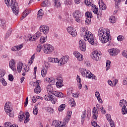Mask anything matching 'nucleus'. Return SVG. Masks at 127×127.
I'll list each match as a JSON object with an SVG mask.
<instances>
[{
    "label": "nucleus",
    "instance_id": "obj_5",
    "mask_svg": "<svg viewBox=\"0 0 127 127\" xmlns=\"http://www.w3.org/2000/svg\"><path fill=\"white\" fill-rule=\"evenodd\" d=\"M10 6L13 13H14L15 15H17V14H18L19 8L18 7V3L16 2L15 0H11Z\"/></svg>",
    "mask_w": 127,
    "mask_h": 127
},
{
    "label": "nucleus",
    "instance_id": "obj_58",
    "mask_svg": "<svg viewBox=\"0 0 127 127\" xmlns=\"http://www.w3.org/2000/svg\"><path fill=\"white\" fill-rule=\"evenodd\" d=\"M122 55L124 56V57H126V58H127V51H123L122 52Z\"/></svg>",
    "mask_w": 127,
    "mask_h": 127
},
{
    "label": "nucleus",
    "instance_id": "obj_49",
    "mask_svg": "<svg viewBox=\"0 0 127 127\" xmlns=\"http://www.w3.org/2000/svg\"><path fill=\"white\" fill-rule=\"evenodd\" d=\"M70 34H71L73 37L76 36V35H77V32L76 31V30L75 29H73Z\"/></svg>",
    "mask_w": 127,
    "mask_h": 127
},
{
    "label": "nucleus",
    "instance_id": "obj_50",
    "mask_svg": "<svg viewBox=\"0 0 127 127\" xmlns=\"http://www.w3.org/2000/svg\"><path fill=\"white\" fill-rule=\"evenodd\" d=\"M115 1V5H118L119 3H121V2H124L125 1V0H114Z\"/></svg>",
    "mask_w": 127,
    "mask_h": 127
},
{
    "label": "nucleus",
    "instance_id": "obj_21",
    "mask_svg": "<svg viewBox=\"0 0 127 127\" xmlns=\"http://www.w3.org/2000/svg\"><path fill=\"white\" fill-rule=\"evenodd\" d=\"M99 5L100 9L102 10H106V9H107V5L105 4V3L103 0H101V1L99 2Z\"/></svg>",
    "mask_w": 127,
    "mask_h": 127
},
{
    "label": "nucleus",
    "instance_id": "obj_29",
    "mask_svg": "<svg viewBox=\"0 0 127 127\" xmlns=\"http://www.w3.org/2000/svg\"><path fill=\"white\" fill-rule=\"evenodd\" d=\"M47 90L49 95H50V94H53V88L52 87H51V85H49L47 87Z\"/></svg>",
    "mask_w": 127,
    "mask_h": 127
},
{
    "label": "nucleus",
    "instance_id": "obj_17",
    "mask_svg": "<svg viewBox=\"0 0 127 127\" xmlns=\"http://www.w3.org/2000/svg\"><path fill=\"white\" fill-rule=\"evenodd\" d=\"M39 83H40V80L36 82L37 86L34 89V92L36 93V94H39L41 92V87L39 86Z\"/></svg>",
    "mask_w": 127,
    "mask_h": 127
},
{
    "label": "nucleus",
    "instance_id": "obj_38",
    "mask_svg": "<svg viewBox=\"0 0 127 127\" xmlns=\"http://www.w3.org/2000/svg\"><path fill=\"white\" fill-rule=\"evenodd\" d=\"M11 32H12V30L11 29H9L8 30L7 32L6 33V36L5 38L7 39L9 36H10V34H11Z\"/></svg>",
    "mask_w": 127,
    "mask_h": 127
},
{
    "label": "nucleus",
    "instance_id": "obj_22",
    "mask_svg": "<svg viewBox=\"0 0 127 127\" xmlns=\"http://www.w3.org/2000/svg\"><path fill=\"white\" fill-rule=\"evenodd\" d=\"M86 117H87V111L84 110L82 114L81 115V124L83 125L84 124V122H85V120H86Z\"/></svg>",
    "mask_w": 127,
    "mask_h": 127
},
{
    "label": "nucleus",
    "instance_id": "obj_1",
    "mask_svg": "<svg viewBox=\"0 0 127 127\" xmlns=\"http://www.w3.org/2000/svg\"><path fill=\"white\" fill-rule=\"evenodd\" d=\"M98 36H99L100 40L102 43H107V42H109V44L107 45L108 46H110L111 44V41L109 40V38H110V32L105 33V31L102 29H99L98 32Z\"/></svg>",
    "mask_w": 127,
    "mask_h": 127
},
{
    "label": "nucleus",
    "instance_id": "obj_23",
    "mask_svg": "<svg viewBox=\"0 0 127 127\" xmlns=\"http://www.w3.org/2000/svg\"><path fill=\"white\" fill-rule=\"evenodd\" d=\"M57 88H61L63 87V80L60 79L56 82Z\"/></svg>",
    "mask_w": 127,
    "mask_h": 127
},
{
    "label": "nucleus",
    "instance_id": "obj_3",
    "mask_svg": "<svg viewBox=\"0 0 127 127\" xmlns=\"http://www.w3.org/2000/svg\"><path fill=\"white\" fill-rule=\"evenodd\" d=\"M85 34L86 35L83 37L84 40H85V41H88L90 44H91V45H94V44H95V41L94 39V36L93 34H92V33L88 30H86Z\"/></svg>",
    "mask_w": 127,
    "mask_h": 127
},
{
    "label": "nucleus",
    "instance_id": "obj_16",
    "mask_svg": "<svg viewBox=\"0 0 127 127\" xmlns=\"http://www.w3.org/2000/svg\"><path fill=\"white\" fill-rule=\"evenodd\" d=\"M9 66L12 71H16L15 68V60L14 59H12L9 61Z\"/></svg>",
    "mask_w": 127,
    "mask_h": 127
},
{
    "label": "nucleus",
    "instance_id": "obj_25",
    "mask_svg": "<svg viewBox=\"0 0 127 127\" xmlns=\"http://www.w3.org/2000/svg\"><path fill=\"white\" fill-rule=\"evenodd\" d=\"M54 95L58 98H64V94L62 92L55 91L54 92Z\"/></svg>",
    "mask_w": 127,
    "mask_h": 127
},
{
    "label": "nucleus",
    "instance_id": "obj_14",
    "mask_svg": "<svg viewBox=\"0 0 127 127\" xmlns=\"http://www.w3.org/2000/svg\"><path fill=\"white\" fill-rule=\"evenodd\" d=\"M52 125L55 127H66L65 124H61V122L58 120H54L52 122Z\"/></svg>",
    "mask_w": 127,
    "mask_h": 127
},
{
    "label": "nucleus",
    "instance_id": "obj_57",
    "mask_svg": "<svg viewBox=\"0 0 127 127\" xmlns=\"http://www.w3.org/2000/svg\"><path fill=\"white\" fill-rule=\"evenodd\" d=\"M42 49V47H41V45H39L37 48V51L38 52H40Z\"/></svg>",
    "mask_w": 127,
    "mask_h": 127
},
{
    "label": "nucleus",
    "instance_id": "obj_15",
    "mask_svg": "<svg viewBox=\"0 0 127 127\" xmlns=\"http://www.w3.org/2000/svg\"><path fill=\"white\" fill-rule=\"evenodd\" d=\"M79 48L81 51H86V43L83 40H80L79 41Z\"/></svg>",
    "mask_w": 127,
    "mask_h": 127
},
{
    "label": "nucleus",
    "instance_id": "obj_54",
    "mask_svg": "<svg viewBox=\"0 0 127 127\" xmlns=\"http://www.w3.org/2000/svg\"><path fill=\"white\" fill-rule=\"evenodd\" d=\"M11 51H18V46H14L11 48Z\"/></svg>",
    "mask_w": 127,
    "mask_h": 127
},
{
    "label": "nucleus",
    "instance_id": "obj_39",
    "mask_svg": "<svg viewBox=\"0 0 127 127\" xmlns=\"http://www.w3.org/2000/svg\"><path fill=\"white\" fill-rule=\"evenodd\" d=\"M85 16H87V18H92L93 17V14L89 11L85 13Z\"/></svg>",
    "mask_w": 127,
    "mask_h": 127
},
{
    "label": "nucleus",
    "instance_id": "obj_6",
    "mask_svg": "<svg viewBox=\"0 0 127 127\" xmlns=\"http://www.w3.org/2000/svg\"><path fill=\"white\" fill-rule=\"evenodd\" d=\"M43 46V50L45 54H51V53L53 52L54 50V48L50 44H45Z\"/></svg>",
    "mask_w": 127,
    "mask_h": 127
},
{
    "label": "nucleus",
    "instance_id": "obj_8",
    "mask_svg": "<svg viewBox=\"0 0 127 127\" xmlns=\"http://www.w3.org/2000/svg\"><path fill=\"white\" fill-rule=\"evenodd\" d=\"M84 2L85 4L87 5V6H92V5H93L92 8L93 12H94L95 14H97V15H99V13H98L99 12V10L98 8H97V6L95 5H93V3L89 1V0H85Z\"/></svg>",
    "mask_w": 127,
    "mask_h": 127
},
{
    "label": "nucleus",
    "instance_id": "obj_59",
    "mask_svg": "<svg viewBox=\"0 0 127 127\" xmlns=\"http://www.w3.org/2000/svg\"><path fill=\"white\" fill-rule=\"evenodd\" d=\"M48 62H51L52 63H54V58L49 57L48 59Z\"/></svg>",
    "mask_w": 127,
    "mask_h": 127
},
{
    "label": "nucleus",
    "instance_id": "obj_36",
    "mask_svg": "<svg viewBox=\"0 0 127 127\" xmlns=\"http://www.w3.org/2000/svg\"><path fill=\"white\" fill-rule=\"evenodd\" d=\"M33 113L35 116L37 115V114H38V108L37 107V105L34 106Z\"/></svg>",
    "mask_w": 127,
    "mask_h": 127
},
{
    "label": "nucleus",
    "instance_id": "obj_32",
    "mask_svg": "<svg viewBox=\"0 0 127 127\" xmlns=\"http://www.w3.org/2000/svg\"><path fill=\"white\" fill-rule=\"evenodd\" d=\"M47 41V36L44 37L43 36H42L40 39V43H44L45 42H46Z\"/></svg>",
    "mask_w": 127,
    "mask_h": 127
},
{
    "label": "nucleus",
    "instance_id": "obj_24",
    "mask_svg": "<svg viewBox=\"0 0 127 127\" xmlns=\"http://www.w3.org/2000/svg\"><path fill=\"white\" fill-rule=\"evenodd\" d=\"M0 25L2 29H6V25H5V20L1 19L0 21Z\"/></svg>",
    "mask_w": 127,
    "mask_h": 127
},
{
    "label": "nucleus",
    "instance_id": "obj_63",
    "mask_svg": "<svg viewBox=\"0 0 127 127\" xmlns=\"http://www.w3.org/2000/svg\"><path fill=\"white\" fill-rule=\"evenodd\" d=\"M123 85H127V76L123 80Z\"/></svg>",
    "mask_w": 127,
    "mask_h": 127
},
{
    "label": "nucleus",
    "instance_id": "obj_40",
    "mask_svg": "<svg viewBox=\"0 0 127 127\" xmlns=\"http://www.w3.org/2000/svg\"><path fill=\"white\" fill-rule=\"evenodd\" d=\"M55 3H54V6L56 7H60L61 5V3H60V2L58 1H54Z\"/></svg>",
    "mask_w": 127,
    "mask_h": 127
},
{
    "label": "nucleus",
    "instance_id": "obj_27",
    "mask_svg": "<svg viewBox=\"0 0 127 127\" xmlns=\"http://www.w3.org/2000/svg\"><path fill=\"white\" fill-rule=\"evenodd\" d=\"M23 66V64L19 63L17 65V70L18 73H20L22 70V67Z\"/></svg>",
    "mask_w": 127,
    "mask_h": 127
},
{
    "label": "nucleus",
    "instance_id": "obj_41",
    "mask_svg": "<svg viewBox=\"0 0 127 127\" xmlns=\"http://www.w3.org/2000/svg\"><path fill=\"white\" fill-rule=\"evenodd\" d=\"M5 75V71L3 69H0V78H2Z\"/></svg>",
    "mask_w": 127,
    "mask_h": 127
},
{
    "label": "nucleus",
    "instance_id": "obj_42",
    "mask_svg": "<svg viewBox=\"0 0 127 127\" xmlns=\"http://www.w3.org/2000/svg\"><path fill=\"white\" fill-rule=\"evenodd\" d=\"M0 82L1 83H2L3 86H6V85H7V82H6V81H5V80H4V78H1L0 79Z\"/></svg>",
    "mask_w": 127,
    "mask_h": 127
},
{
    "label": "nucleus",
    "instance_id": "obj_26",
    "mask_svg": "<svg viewBox=\"0 0 127 127\" xmlns=\"http://www.w3.org/2000/svg\"><path fill=\"white\" fill-rule=\"evenodd\" d=\"M95 96L96 97L98 102L101 104L103 103V100L101 99V96H100V92L96 91L95 92Z\"/></svg>",
    "mask_w": 127,
    "mask_h": 127
},
{
    "label": "nucleus",
    "instance_id": "obj_64",
    "mask_svg": "<svg viewBox=\"0 0 127 127\" xmlns=\"http://www.w3.org/2000/svg\"><path fill=\"white\" fill-rule=\"evenodd\" d=\"M9 1H10V0H5V3L8 7H9Z\"/></svg>",
    "mask_w": 127,
    "mask_h": 127
},
{
    "label": "nucleus",
    "instance_id": "obj_13",
    "mask_svg": "<svg viewBox=\"0 0 127 127\" xmlns=\"http://www.w3.org/2000/svg\"><path fill=\"white\" fill-rule=\"evenodd\" d=\"M108 52L112 56H117L121 52V51L119 49L112 48L108 50Z\"/></svg>",
    "mask_w": 127,
    "mask_h": 127
},
{
    "label": "nucleus",
    "instance_id": "obj_46",
    "mask_svg": "<svg viewBox=\"0 0 127 127\" xmlns=\"http://www.w3.org/2000/svg\"><path fill=\"white\" fill-rule=\"evenodd\" d=\"M46 73H47V72L46 71V69H43V70L41 71V75L42 77H45V76H46Z\"/></svg>",
    "mask_w": 127,
    "mask_h": 127
},
{
    "label": "nucleus",
    "instance_id": "obj_30",
    "mask_svg": "<svg viewBox=\"0 0 127 127\" xmlns=\"http://www.w3.org/2000/svg\"><path fill=\"white\" fill-rule=\"evenodd\" d=\"M120 106L122 108L126 107L127 106V101L124 99H123V100H120Z\"/></svg>",
    "mask_w": 127,
    "mask_h": 127
},
{
    "label": "nucleus",
    "instance_id": "obj_2",
    "mask_svg": "<svg viewBox=\"0 0 127 127\" xmlns=\"http://www.w3.org/2000/svg\"><path fill=\"white\" fill-rule=\"evenodd\" d=\"M80 72L83 77H86L88 79H91V78H92V79H94V80H97V77L96 75L93 74L91 71L85 68H81L80 70Z\"/></svg>",
    "mask_w": 127,
    "mask_h": 127
},
{
    "label": "nucleus",
    "instance_id": "obj_35",
    "mask_svg": "<svg viewBox=\"0 0 127 127\" xmlns=\"http://www.w3.org/2000/svg\"><path fill=\"white\" fill-rule=\"evenodd\" d=\"M86 29L84 28H81L80 29V31L81 32V36H82V37H84V36L86 35Z\"/></svg>",
    "mask_w": 127,
    "mask_h": 127
},
{
    "label": "nucleus",
    "instance_id": "obj_45",
    "mask_svg": "<svg viewBox=\"0 0 127 127\" xmlns=\"http://www.w3.org/2000/svg\"><path fill=\"white\" fill-rule=\"evenodd\" d=\"M122 111L123 115H126V114H127V107H126V106L122 108Z\"/></svg>",
    "mask_w": 127,
    "mask_h": 127
},
{
    "label": "nucleus",
    "instance_id": "obj_33",
    "mask_svg": "<svg viewBox=\"0 0 127 127\" xmlns=\"http://www.w3.org/2000/svg\"><path fill=\"white\" fill-rule=\"evenodd\" d=\"M46 111L47 113H49L50 114H53V113H54V110L51 107H46Z\"/></svg>",
    "mask_w": 127,
    "mask_h": 127
},
{
    "label": "nucleus",
    "instance_id": "obj_18",
    "mask_svg": "<svg viewBox=\"0 0 127 127\" xmlns=\"http://www.w3.org/2000/svg\"><path fill=\"white\" fill-rule=\"evenodd\" d=\"M92 114L94 119L97 120L99 116V110L95 108V107H94L93 108Z\"/></svg>",
    "mask_w": 127,
    "mask_h": 127
},
{
    "label": "nucleus",
    "instance_id": "obj_48",
    "mask_svg": "<svg viewBox=\"0 0 127 127\" xmlns=\"http://www.w3.org/2000/svg\"><path fill=\"white\" fill-rule=\"evenodd\" d=\"M22 72H28L29 71V67H27V66H24L22 69Z\"/></svg>",
    "mask_w": 127,
    "mask_h": 127
},
{
    "label": "nucleus",
    "instance_id": "obj_37",
    "mask_svg": "<svg viewBox=\"0 0 127 127\" xmlns=\"http://www.w3.org/2000/svg\"><path fill=\"white\" fill-rule=\"evenodd\" d=\"M66 105L62 104L58 108L59 112H62L65 108Z\"/></svg>",
    "mask_w": 127,
    "mask_h": 127
},
{
    "label": "nucleus",
    "instance_id": "obj_52",
    "mask_svg": "<svg viewBox=\"0 0 127 127\" xmlns=\"http://www.w3.org/2000/svg\"><path fill=\"white\" fill-rule=\"evenodd\" d=\"M86 24H91V18H86L85 20Z\"/></svg>",
    "mask_w": 127,
    "mask_h": 127
},
{
    "label": "nucleus",
    "instance_id": "obj_19",
    "mask_svg": "<svg viewBox=\"0 0 127 127\" xmlns=\"http://www.w3.org/2000/svg\"><path fill=\"white\" fill-rule=\"evenodd\" d=\"M68 60H69V59H68V57H63L60 60V65L62 66V65H64V64H66V63H67V62H68Z\"/></svg>",
    "mask_w": 127,
    "mask_h": 127
},
{
    "label": "nucleus",
    "instance_id": "obj_43",
    "mask_svg": "<svg viewBox=\"0 0 127 127\" xmlns=\"http://www.w3.org/2000/svg\"><path fill=\"white\" fill-rule=\"evenodd\" d=\"M49 3L48 0H45L42 3L41 6H47Z\"/></svg>",
    "mask_w": 127,
    "mask_h": 127
},
{
    "label": "nucleus",
    "instance_id": "obj_60",
    "mask_svg": "<svg viewBox=\"0 0 127 127\" xmlns=\"http://www.w3.org/2000/svg\"><path fill=\"white\" fill-rule=\"evenodd\" d=\"M76 80L78 83H82V80H81V77L79 75H77Z\"/></svg>",
    "mask_w": 127,
    "mask_h": 127
},
{
    "label": "nucleus",
    "instance_id": "obj_61",
    "mask_svg": "<svg viewBox=\"0 0 127 127\" xmlns=\"http://www.w3.org/2000/svg\"><path fill=\"white\" fill-rule=\"evenodd\" d=\"M100 110H101V113L102 114H104V115L106 114V110L104 109V107H101L100 108Z\"/></svg>",
    "mask_w": 127,
    "mask_h": 127
},
{
    "label": "nucleus",
    "instance_id": "obj_31",
    "mask_svg": "<svg viewBox=\"0 0 127 127\" xmlns=\"http://www.w3.org/2000/svg\"><path fill=\"white\" fill-rule=\"evenodd\" d=\"M40 36H41V33H40V32L39 31H38L36 34H35V35L34 36V40H36L37 39H38V38H39Z\"/></svg>",
    "mask_w": 127,
    "mask_h": 127
},
{
    "label": "nucleus",
    "instance_id": "obj_28",
    "mask_svg": "<svg viewBox=\"0 0 127 127\" xmlns=\"http://www.w3.org/2000/svg\"><path fill=\"white\" fill-rule=\"evenodd\" d=\"M43 10L40 9L38 12V18H39V19H41V18H42V16L43 15Z\"/></svg>",
    "mask_w": 127,
    "mask_h": 127
},
{
    "label": "nucleus",
    "instance_id": "obj_34",
    "mask_svg": "<svg viewBox=\"0 0 127 127\" xmlns=\"http://www.w3.org/2000/svg\"><path fill=\"white\" fill-rule=\"evenodd\" d=\"M68 102H69V105H70V106L71 107H75L76 106V103H75V100L73 98H72L71 99L69 100Z\"/></svg>",
    "mask_w": 127,
    "mask_h": 127
},
{
    "label": "nucleus",
    "instance_id": "obj_11",
    "mask_svg": "<svg viewBox=\"0 0 127 127\" xmlns=\"http://www.w3.org/2000/svg\"><path fill=\"white\" fill-rule=\"evenodd\" d=\"M91 57L93 60L95 61H99L101 58V55L99 54L98 51H95L92 52Z\"/></svg>",
    "mask_w": 127,
    "mask_h": 127
},
{
    "label": "nucleus",
    "instance_id": "obj_55",
    "mask_svg": "<svg viewBox=\"0 0 127 127\" xmlns=\"http://www.w3.org/2000/svg\"><path fill=\"white\" fill-rule=\"evenodd\" d=\"M34 38V36H31L27 38V41H35L36 40L33 39Z\"/></svg>",
    "mask_w": 127,
    "mask_h": 127
},
{
    "label": "nucleus",
    "instance_id": "obj_4",
    "mask_svg": "<svg viewBox=\"0 0 127 127\" xmlns=\"http://www.w3.org/2000/svg\"><path fill=\"white\" fill-rule=\"evenodd\" d=\"M29 113L26 112V113H23L22 111L20 112L19 114V120L20 122L25 120L24 124H27L29 122Z\"/></svg>",
    "mask_w": 127,
    "mask_h": 127
},
{
    "label": "nucleus",
    "instance_id": "obj_10",
    "mask_svg": "<svg viewBox=\"0 0 127 127\" xmlns=\"http://www.w3.org/2000/svg\"><path fill=\"white\" fill-rule=\"evenodd\" d=\"M44 99L45 101H50L52 104H55V103H56L57 101L56 98H55V97H54V96L51 94L45 95Z\"/></svg>",
    "mask_w": 127,
    "mask_h": 127
},
{
    "label": "nucleus",
    "instance_id": "obj_12",
    "mask_svg": "<svg viewBox=\"0 0 127 127\" xmlns=\"http://www.w3.org/2000/svg\"><path fill=\"white\" fill-rule=\"evenodd\" d=\"M40 32H43L45 35H47L49 32V27L46 25H41L40 27Z\"/></svg>",
    "mask_w": 127,
    "mask_h": 127
},
{
    "label": "nucleus",
    "instance_id": "obj_47",
    "mask_svg": "<svg viewBox=\"0 0 127 127\" xmlns=\"http://www.w3.org/2000/svg\"><path fill=\"white\" fill-rule=\"evenodd\" d=\"M110 20L111 23H115L116 22V18L115 16H111L110 17Z\"/></svg>",
    "mask_w": 127,
    "mask_h": 127
},
{
    "label": "nucleus",
    "instance_id": "obj_51",
    "mask_svg": "<svg viewBox=\"0 0 127 127\" xmlns=\"http://www.w3.org/2000/svg\"><path fill=\"white\" fill-rule=\"evenodd\" d=\"M74 29H73L72 27H68L67 28V31L69 34L71 33L72 30H74Z\"/></svg>",
    "mask_w": 127,
    "mask_h": 127
},
{
    "label": "nucleus",
    "instance_id": "obj_62",
    "mask_svg": "<svg viewBox=\"0 0 127 127\" xmlns=\"http://www.w3.org/2000/svg\"><path fill=\"white\" fill-rule=\"evenodd\" d=\"M117 39L118 41H123V40H124V38H123L122 36H119L117 37Z\"/></svg>",
    "mask_w": 127,
    "mask_h": 127
},
{
    "label": "nucleus",
    "instance_id": "obj_56",
    "mask_svg": "<svg viewBox=\"0 0 127 127\" xmlns=\"http://www.w3.org/2000/svg\"><path fill=\"white\" fill-rule=\"evenodd\" d=\"M110 65H111V62L110 61H107V62L106 63V66L108 67L106 68L107 71L109 70V67H110Z\"/></svg>",
    "mask_w": 127,
    "mask_h": 127
},
{
    "label": "nucleus",
    "instance_id": "obj_7",
    "mask_svg": "<svg viewBox=\"0 0 127 127\" xmlns=\"http://www.w3.org/2000/svg\"><path fill=\"white\" fill-rule=\"evenodd\" d=\"M4 110L8 116H10L11 118H12V117H13V110H12V109L10 108V107H9V102H6L5 103L4 106Z\"/></svg>",
    "mask_w": 127,
    "mask_h": 127
},
{
    "label": "nucleus",
    "instance_id": "obj_44",
    "mask_svg": "<svg viewBox=\"0 0 127 127\" xmlns=\"http://www.w3.org/2000/svg\"><path fill=\"white\" fill-rule=\"evenodd\" d=\"M106 118L107 119V121H108V122H110V123H113V120H112V118H111V115L106 114Z\"/></svg>",
    "mask_w": 127,
    "mask_h": 127
},
{
    "label": "nucleus",
    "instance_id": "obj_9",
    "mask_svg": "<svg viewBox=\"0 0 127 127\" xmlns=\"http://www.w3.org/2000/svg\"><path fill=\"white\" fill-rule=\"evenodd\" d=\"M72 15L75 18V21L77 22H81V19H80L82 17V15H81V12L80 11L78 10H75Z\"/></svg>",
    "mask_w": 127,
    "mask_h": 127
},
{
    "label": "nucleus",
    "instance_id": "obj_20",
    "mask_svg": "<svg viewBox=\"0 0 127 127\" xmlns=\"http://www.w3.org/2000/svg\"><path fill=\"white\" fill-rule=\"evenodd\" d=\"M73 55L76 57L78 61H82L83 60V55H81L78 51L74 52Z\"/></svg>",
    "mask_w": 127,
    "mask_h": 127
},
{
    "label": "nucleus",
    "instance_id": "obj_53",
    "mask_svg": "<svg viewBox=\"0 0 127 127\" xmlns=\"http://www.w3.org/2000/svg\"><path fill=\"white\" fill-rule=\"evenodd\" d=\"M8 80H9V81L12 82L13 81V75L12 74H9L8 75Z\"/></svg>",
    "mask_w": 127,
    "mask_h": 127
}]
</instances>
